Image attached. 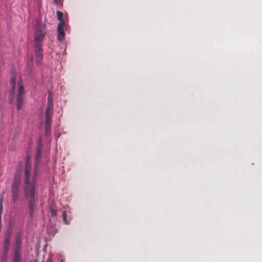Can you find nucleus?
Listing matches in <instances>:
<instances>
[{
	"label": "nucleus",
	"mask_w": 262,
	"mask_h": 262,
	"mask_svg": "<svg viewBox=\"0 0 262 262\" xmlns=\"http://www.w3.org/2000/svg\"><path fill=\"white\" fill-rule=\"evenodd\" d=\"M31 174V163L29 156L26 158L24 174V191L25 198L29 202V210L30 216L33 214L34 205L35 202V194L36 191V179L38 171L35 170L34 174Z\"/></svg>",
	"instance_id": "obj_1"
},
{
	"label": "nucleus",
	"mask_w": 262,
	"mask_h": 262,
	"mask_svg": "<svg viewBox=\"0 0 262 262\" xmlns=\"http://www.w3.org/2000/svg\"><path fill=\"white\" fill-rule=\"evenodd\" d=\"M21 174L20 170L17 169L14 174L11 186V193L13 202H15L19 196L21 184Z\"/></svg>",
	"instance_id": "obj_2"
},
{
	"label": "nucleus",
	"mask_w": 262,
	"mask_h": 262,
	"mask_svg": "<svg viewBox=\"0 0 262 262\" xmlns=\"http://www.w3.org/2000/svg\"><path fill=\"white\" fill-rule=\"evenodd\" d=\"M22 260L21 238L20 235L18 234L15 242L14 251L12 255V262H22Z\"/></svg>",
	"instance_id": "obj_3"
},
{
	"label": "nucleus",
	"mask_w": 262,
	"mask_h": 262,
	"mask_svg": "<svg viewBox=\"0 0 262 262\" xmlns=\"http://www.w3.org/2000/svg\"><path fill=\"white\" fill-rule=\"evenodd\" d=\"M18 84L19 88L17 97V108L18 110H20L21 108L24 103L25 89L21 82H18Z\"/></svg>",
	"instance_id": "obj_4"
},
{
	"label": "nucleus",
	"mask_w": 262,
	"mask_h": 262,
	"mask_svg": "<svg viewBox=\"0 0 262 262\" xmlns=\"http://www.w3.org/2000/svg\"><path fill=\"white\" fill-rule=\"evenodd\" d=\"M46 32L45 26L40 25L36 26L35 41L41 42L46 35Z\"/></svg>",
	"instance_id": "obj_5"
},
{
	"label": "nucleus",
	"mask_w": 262,
	"mask_h": 262,
	"mask_svg": "<svg viewBox=\"0 0 262 262\" xmlns=\"http://www.w3.org/2000/svg\"><path fill=\"white\" fill-rule=\"evenodd\" d=\"M53 116H45V132L46 135L48 136L50 131V128L52 125V117Z\"/></svg>",
	"instance_id": "obj_6"
},
{
	"label": "nucleus",
	"mask_w": 262,
	"mask_h": 262,
	"mask_svg": "<svg viewBox=\"0 0 262 262\" xmlns=\"http://www.w3.org/2000/svg\"><path fill=\"white\" fill-rule=\"evenodd\" d=\"M10 234L8 233L6 235L5 238V242H4V249L3 252H5V253H8L9 251V247H10Z\"/></svg>",
	"instance_id": "obj_7"
},
{
	"label": "nucleus",
	"mask_w": 262,
	"mask_h": 262,
	"mask_svg": "<svg viewBox=\"0 0 262 262\" xmlns=\"http://www.w3.org/2000/svg\"><path fill=\"white\" fill-rule=\"evenodd\" d=\"M41 150L39 149H36V160H35V164L34 166V169L33 173H34L35 170H37L38 171V174H39V170L38 169L37 166L39 163L40 159H41ZM34 173H33V175ZM38 175H37L38 176Z\"/></svg>",
	"instance_id": "obj_8"
},
{
	"label": "nucleus",
	"mask_w": 262,
	"mask_h": 262,
	"mask_svg": "<svg viewBox=\"0 0 262 262\" xmlns=\"http://www.w3.org/2000/svg\"><path fill=\"white\" fill-rule=\"evenodd\" d=\"M53 101L48 102V107L45 112V116H53Z\"/></svg>",
	"instance_id": "obj_9"
},
{
	"label": "nucleus",
	"mask_w": 262,
	"mask_h": 262,
	"mask_svg": "<svg viewBox=\"0 0 262 262\" xmlns=\"http://www.w3.org/2000/svg\"><path fill=\"white\" fill-rule=\"evenodd\" d=\"M43 50L41 42L35 41V53H42Z\"/></svg>",
	"instance_id": "obj_10"
},
{
	"label": "nucleus",
	"mask_w": 262,
	"mask_h": 262,
	"mask_svg": "<svg viewBox=\"0 0 262 262\" xmlns=\"http://www.w3.org/2000/svg\"><path fill=\"white\" fill-rule=\"evenodd\" d=\"M43 54L42 53H35V59L36 61L38 66L41 63L42 60L43 59Z\"/></svg>",
	"instance_id": "obj_11"
},
{
	"label": "nucleus",
	"mask_w": 262,
	"mask_h": 262,
	"mask_svg": "<svg viewBox=\"0 0 262 262\" xmlns=\"http://www.w3.org/2000/svg\"><path fill=\"white\" fill-rule=\"evenodd\" d=\"M15 82H16V77L15 75H13L10 79V84L12 87L11 92H10V94H13L14 89L15 86Z\"/></svg>",
	"instance_id": "obj_12"
},
{
	"label": "nucleus",
	"mask_w": 262,
	"mask_h": 262,
	"mask_svg": "<svg viewBox=\"0 0 262 262\" xmlns=\"http://www.w3.org/2000/svg\"><path fill=\"white\" fill-rule=\"evenodd\" d=\"M65 35L66 33L63 29H58L57 38L59 40H62L64 38Z\"/></svg>",
	"instance_id": "obj_13"
},
{
	"label": "nucleus",
	"mask_w": 262,
	"mask_h": 262,
	"mask_svg": "<svg viewBox=\"0 0 262 262\" xmlns=\"http://www.w3.org/2000/svg\"><path fill=\"white\" fill-rule=\"evenodd\" d=\"M57 15L58 19L59 21H61V20L63 21V20H63V14H62L61 11H57Z\"/></svg>",
	"instance_id": "obj_14"
},
{
	"label": "nucleus",
	"mask_w": 262,
	"mask_h": 262,
	"mask_svg": "<svg viewBox=\"0 0 262 262\" xmlns=\"http://www.w3.org/2000/svg\"><path fill=\"white\" fill-rule=\"evenodd\" d=\"M50 213L52 217H55L57 215V210L55 209L53 207L50 208Z\"/></svg>",
	"instance_id": "obj_15"
},
{
	"label": "nucleus",
	"mask_w": 262,
	"mask_h": 262,
	"mask_svg": "<svg viewBox=\"0 0 262 262\" xmlns=\"http://www.w3.org/2000/svg\"><path fill=\"white\" fill-rule=\"evenodd\" d=\"M8 253H5V252H3V256L1 258V262H6L7 259V255Z\"/></svg>",
	"instance_id": "obj_16"
},
{
	"label": "nucleus",
	"mask_w": 262,
	"mask_h": 262,
	"mask_svg": "<svg viewBox=\"0 0 262 262\" xmlns=\"http://www.w3.org/2000/svg\"><path fill=\"white\" fill-rule=\"evenodd\" d=\"M64 25L65 23L64 20L59 21V23L58 24V29H63Z\"/></svg>",
	"instance_id": "obj_17"
},
{
	"label": "nucleus",
	"mask_w": 262,
	"mask_h": 262,
	"mask_svg": "<svg viewBox=\"0 0 262 262\" xmlns=\"http://www.w3.org/2000/svg\"><path fill=\"white\" fill-rule=\"evenodd\" d=\"M42 146V141L41 140H40L38 141V144H37V149H39V150H41Z\"/></svg>",
	"instance_id": "obj_18"
},
{
	"label": "nucleus",
	"mask_w": 262,
	"mask_h": 262,
	"mask_svg": "<svg viewBox=\"0 0 262 262\" xmlns=\"http://www.w3.org/2000/svg\"><path fill=\"white\" fill-rule=\"evenodd\" d=\"M67 214H66V211H64L63 213H62V219H63V221L64 222V223L66 224H68V223L67 222Z\"/></svg>",
	"instance_id": "obj_19"
},
{
	"label": "nucleus",
	"mask_w": 262,
	"mask_h": 262,
	"mask_svg": "<svg viewBox=\"0 0 262 262\" xmlns=\"http://www.w3.org/2000/svg\"><path fill=\"white\" fill-rule=\"evenodd\" d=\"M54 3L58 6H60L62 4L61 0H52Z\"/></svg>",
	"instance_id": "obj_20"
},
{
	"label": "nucleus",
	"mask_w": 262,
	"mask_h": 262,
	"mask_svg": "<svg viewBox=\"0 0 262 262\" xmlns=\"http://www.w3.org/2000/svg\"><path fill=\"white\" fill-rule=\"evenodd\" d=\"M53 101L52 97L49 95L48 97V102Z\"/></svg>",
	"instance_id": "obj_21"
},
{
	"label": "nucleus",
	"mask_w": 262,
	"mask_h": 262,
	"mask_svg": "<svg viewBox=\"0 0 262 262\" xmlns=\"http://www.w3.org/2000/svg\"><path fill=\"white\" fill-rule=\"evenodd\" d=\"M46 262H53V260L51 257H49L47 259Z\"/></svg>",
	"instance_id": "obj_22"
},
{
	"label": "nucleus",
	"mask_w": 262,
	"mask_h": 262,
	"mask_svg": "<svg viewBox=\"0 0 262 262\" xmlns=\"http://www.w3.org/2000/svg\"><path fill=\"white\" fill-rule=\"evenodd\" d=\"M32 62H33V57H32L31 59H30V61L28 63V65L30 66V65L32 64Z\"/></svg>",
	"instance_id": "obj_23"
},
{
	"label": "nucleus",
	"mask_w": 262,
	"mask_h": 262,
	"mask_svg": "<svg viewBox=\"0 0 262 262\" xmlns=\"http://www.w3.org/2000/svg\"><path fill=\"white\" fill-rule=\"evenodd\" d=\"M60 262H63V260L61 259V261H60Z\"/></svg>",
	"instance_id": "obj_24"
}]
</instances>
